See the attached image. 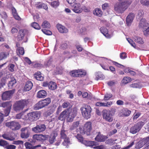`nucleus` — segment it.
I'll return each instance as SVG.
<instances>
[{
    "label": "nucleus",
    "mask_w": 149,
    "mask_h": 149,
    "mask_svg": "<svg viewBox=\"0 0 149 149\" xmlns=\"http://www.w3.org/2000/svg\"><path fill=\"white\" fill-rule=\"evenodd\" d=\"M114 5V9L116 13L122 14L127 8L131 4L132 0L118 1Z\"/></svg>",
    "instance_id": "nucleus-1"
},
{
    "label": "nucleus",
    "mask_w": 149,
    "mask_h": 149,
    "mask_svg": "<svg viewBox=\"0 0 149 149\" xmlns=\"http://www.w3.org/2000/svg\"><path fill=\"white\" fill-rule=\"evenodd\" d=\"M116 109L112 108L110 109H104L102 111L103 118L105 121L111 122L113 120V116L116 112Z\"/></svg>",
    "instance_id": "nucleus-2"
},
{
    "label": "nucleus",
    "mask_w": 149,
    "mask_h": 149,
    "mask_svg": "<svg viewBox=\"0 0 149 149\" xmlns=\"http://www.w3.org/2000/svg\"><path fill=\"white\" fill-rule=\"evenodd\" d=\"M29 100L22 99L17 101L13 104V108L14 111L19 112L29 104Z\"/></svg>",
    "instance_id": "nucleus-3"
},
{
    "label": "nucleus",
    "mask_w": 149,
    "mask_h": 149,
    "mask_svg": "<svg viewBox=\"0 0 149 149\" xmlns=\"http://www.w3.org/2000/svg\"><path fill=\"white\" fill-rule=\"evenodd\" d=\"M51 98L49 97L42 100L34 105V109L37 110L45 107L51 103Z\"/></svg>",
    "instance_id": "nucleus-4"
},
{
    "label": "nucleus",
    "mask_w": 149,
    "mask_h": 149,
    "mask_svg": "<svg viewBox=\"0 0 149 149\" xmlns=\"http://www.w3.org/2000/svg\"><path fill=\"white\" fill-rule=\"evenodd\" d=\"M79 129L81 134L89 135L92 129V123L90 121L87 122L84 125L83 129L81 127H79Z\"/></svg>",
    "instance_id": "nucleus-5"
},
{
    "label": "nucleus",
    "mask_w": 149,
    "mask_h": 149,
    "mask_svg": "<svg viewBox=\"0 0 149 149\" xmlns=\"http://www.w3.org/2000/svg\"><path fill=\"white\" fill-rule=\"evenodd\" d=\"M81 113L83 116L87 119L90 117L91 108V107L88 105H85L84 107H81L80 109Z\"/></svg>",
    "instance_id": "nucleus-6"
},
{
    "label": "nucleus",
    "mask_w": 149,
    "mask_h": 149,
    "mask_svg": "<svg viewBox=\"0 0 149 149\" xmlns=\"http://www.w3.org/2000/svg\"><path fill=\"white\" fill-rule=\"evenodd\" d=\"M40 111H33L28 113L27 117L29 120L31 121H34L38 120L40 118Z\"/></svg>",
    "instance_id": "nucleus-7"
},
{
    "label": "nucleus",
    "mask_w": 149,
    "mask_h": 149,
    "mask_svg": "<svg viewBox=\"0 0 149 149\" xmlns=\"http://www.w3.org/2000/svg\"><path fill=\"white\" fill-rule=\"evenodd\" d=\"M145 124L144 122L140 121L135 124L130 128V132L133 134H135L139 132Z\"/></svg>",
    "instance_id": "nucleus-8"
},
{
    "label": "nucleus",
    "mask_w": 149,
    "mask_h": 149,
    "mask_svg": "<svg viewBox=\"0 0 149 149\" xmlns=\"http://www.w3.org/2000/svg\"><path fill=\"white\" fill-rule=\"evenodd\" d=\"M5 125L13 130H18L20 127V125L19 123L14 121L6 122Z\"/></svg>",
    "instance_id": "nucleus-9"
},
{
    "label": "nucleus",
    "mask_w": 149,
    "mask_h": 149,
    "mask_svg": "<svg viewBox=\"0 0 149 149\" xmlns=\"http://www.w3.org/2000/svg\"><path fill=\"white\" fill-rule=\"evenodd\" d=\"M49 135H47L36 134L33 135V139L34 140L37 141H38L43 142L47 139Z\"/></svg>",
    "instance_id": "nucleus-10"
},
{
    "label": "nucleus",
    "mask_w": 149,
    "mask_h": 149,
    "mask_svg": "<svg viewBox=\"0 0 149 149\" xmlns=\"http://www.w3.org/2000/svg\"><path fill=\"white\" fill-rule=\"evenodd\" d=\"M77 113L76 110L74 109L68 113L67 117V121L68 122H72Z\"/></svg>",
    "instance_id": "nucleus-11"
},
{
    "label": "nucleus",
    "mask_w": 149,
    "mask_h": 149,
    "mask_svg": "<svg viewBox=\"0 0 149 149\" xmlns=\"http://www.w3.org/2000/svg\"><path fill=\"white\" fill-rule=\"evenodd\" d=\"M46 128L44 124L37 125L36 127L32 128V130L36 133L42 132L45 130Z\"/></svg>",
    "instance_id": "nucleus-12"
},
{
    "label": "nucleus",
    "mask_w": 149,
    "mask_h": 149,
    "mask_svg": "<svg viewBox=\"0 0 149 149\" xmlns=\"http://www.w3.org/2000/svg\"><path fill=\"white\" fill-rule=\"evenodd\" d=\"M15 89L6 91L3 93L2 98L3 100H6L9 99L12 95L14 93Z\"/></svg>",
    "instance_id": "nucleus-13"
},
{
    "label": "nucleus",
    "mask_w": 149,
    "mask_h": 149,
    "mask_svg": "<svg viewBox=\"0 0 149 149\" xmlns=\"http://www.w3.org/2000/svg\"><path fill=\"white\" fill-rule=\"evenodd\" d=\"M135 15V14L131 12L127 16L126 19V22L128 26H130Z\"/></svg>",
    "instance_id": "nucleus-14"
},
{
    "label": "nucleus",
    "mask_w": 149,
    "mask_h": 149,
    "mask_svg": "<svg viewBox=\"0 0 149 149\" xmlns=\"http://www.w3.org/2000/svg\"><path fill=\"white\" fill-rule=\"evenodd\" d=\"M22 132L21 134V137L22 138L26 139L29 136L30 132L27 127L23 128L21 129Z\"/></svg>",
    "instance_id": "nucleus-15"
},
{
    "label": "nucleus",
    "mask_w": 149,
    "mask_h": 149,
    "mask_svg": "<svg viewBox=\"0 0 149 149\" xmlns=\"http://www.w3.org/2000/svg\"><path fill=\"white\" fill-rule=\"evenodd\" d=\"M27 31V30L26 29L19 30L17 36V40L19 41L22 40L24 39L25 33Z\"/></svg>",
    "instance_id": "nucleus-16"
},
{
    "label": "nucleus",
    "mask_w": 149,
    "mask_h": 149,
    "mask_svg": "<svg viewBox=\"0 0 149 149\" xmlns=\"http://www.w3.org/2000/svg\"><path fill=\"white\" fill-rule=\"evenodd\" d=\"M72 10L75 13H79L82 11V9L79 3H75L73 6Z\"/></svg>",
    "instance_id": "nucleus-17"
},
{
    "label": "nucleus",
    "mask_w": 149,
    "mask_h": 149,
    "mask_svg": "<svg viewBox=\"0 0 149 149\" xmlns=\"http://www.w3.org/2000/svg\"><path fill=\"white\" fill-rule=\"evenodd\" d=\"M112 104V102L111 101L106 102L105 103L99 102L96 103L95 105L97 107H109Z\"/></svg>",
    "instance_id": "nucleus-18"
},
{
    "label": "nucleus",
    "mask_w": 149,
    "mask_h": 149,
    "mask_svg": "<svg viewBox=\"0 0 149 149\" xmlns=\"http://www.w3.org/2000/svg\"><path fill=\"white\" fill-rule=\"evenodd\" d=\"M56 27L59 32L61 33H67L68 32V29L61 24H57Z\"/></svg>",
    "instance_id": "nucleus-19"
},
{
    "label": "nucleus",
    "mask_w": 149,
    "mask_h": 149,
    "mask_svg": "<svg viewBox=\"0 0 149 149\" xmlns=\"http://www.w3.org/2000/svg\"><path fill=\"white\" fill-rule=\"evenodd\" d=\"M47 95V92L45 90H41L37 93V97L39 98H44Z\"/></svg>",
    "instance_id": "nucleus-20"
},
{
    "label": "nucleus",
    "mask_w": 149,
    "mask_h": 149,
    "mask_svg": "<svg viewBox=\"0 0 149 149\" xmlns=\"http://www.w3.org/2000/svg\"><path fill=\"white\" fill-rule=\"evenodd\" d=\"M17 81L14 78H12L8 84V86L9 89H13L15 87Z\"/></svg>",
    "instance_id": "nucleus-21"
},
{
    "label": "nucleus",
    "mask_w": 149,
    "mask_h": 149,
    "mask_svg": "<svg viewBox=\"0 0 149 149\" xmlns=\"http://www.w3.org/2000/svg\"><path fill=\"white\" fill-rule=\"evenodd\" d=\"M101 32L107 38H110L111 35L108 33V29L104 27H101L100 29Z\"/></svg>",
    "instance_id": "nucleus-22"
},
{
    "label": "nucleus",
    "mask_w": 149,
    "mask_h": 149,
    "mask_svg": "<svg viewBox=\"0 0 149 149\" xmlns=\"http://www.w3.org/2000/svg\"><path fill=\"white\" fill-rule=\"evenodd\" d=\"M33 86L32 82L30 81H27L26 84L24 89L25 91H29L31 90Z\"/></svg>",
    "instance_id": "nucleus-23"
},
{
    "label": "nucleus",
    "mask_w": 149,
    "mask_h": 149,
    "mask_svg": "<svg viewBox=\"0 0 149 149\" xmlns=\"http://www.w3.org/2000/svg\"><path fill=\"white\" fill-rule=\"evenodd\" d=\"M107 137L103 135L99 134L95 138V140L98 142H103L107 139Z\"/></svg>",
    "instance_id": "nucleus-24"
},
{
    "label": "nucleus",
    "mask_w": 149,
    "mask_h": 149,
    "mask_svg": "<svg viewBox=\"0 0 149 149\" xmlns=\"http://www.w3.org/2000/svg\"><path fill=\"white\" fill-rule=\"evenodd\" d=\"M36 7L38 9H40L43 8L46 10L48 9L47 5L41 2H38L35 4Z\"/></svg>",
    "instance_id": "nucleus-25"
},
{
    "label": "nucleus",
    "mask_w": 149,
    "mask_h": 149,
    "mask_svg": "<svg viewBox=\"0 0 149 149\" xmlns=\"http://www.w3.org/2000/svg\"><path fill=\"white\" fill-rule=\"evenodd\" d=\"M68 110H65L63 111L60 114L58 117V119L59 120H64L65 118L67 117L68 113Z\"/></svg>",
    "instance_id": "nucleus-26"
},
{
    "label": "nucleus",
    "mask_w": 149,
    "mask_h": 149,
    "mask_svg": "<svg viewBox=\"0 0 149 149\" xmlns=\"http://www.w3.org/2000/svg\"><path fill=\"white\" fill-rule=\"evenodd\" d=\"M149 26V24L147 23L145 19H142L141 20L139 24V27L143 28L144 29V27Z\"/></svg>",
    "instance_id": "nucleus-27"
},
{
    "label": "nucleus",
    "mask_w": 149,
    "mask_h": 149,
    "mask_svg": "<svg viewBox=\"0 0 149 149\" xmlns=\"http://www.w3.org/2000/svg\"><path fill=\"white\" fill-rule=\"evenodd\" d=\"M80 123L79 121H76L74 122L72 125L70 126L69 128L70 131H72L77 128L79 125Z\"/></svg>",
    "instance_id": "nucleus-28"
},
{
    "label": "nucleus",
    "mask_w": 149,
    "mask_h": 149,
    "mask_svg": "<svg viewBox=\"0 0 149 149\" xmlns=\"http://www.w3.org/2000/svg\"><path fill=\"white\" fill-rule=\"evenodd\" d=\"M49 89L51 90H54L57 88L56 83L54 82L51 81L49 82Z\"/></svg>",
    "instance_id": "nucleus-29"
},
{
    "label": "nucleus",
    "mask_w": 149,
    "mask_h": 149,
    "mask_svg": "<svg viewBox=\"0 0 149 149\" xmlns=\"http://www.w3.org/2000/svg\"><path fill=\"white\" fill-rule=\"evenodd\" d=\"M34 77L38 81H43L44 79V77L42 76L40 72L36 73L34 75Z\"/></svg>",
    "instance_id": "nucleus-30"
},
{
    "label": "nucleus",
    "mask_w": 149,
    "mask_h": 149,
    "mask_svg": "<svg viewBox=\"0 0 149 149\" xmlns=\"http://www.w3.org/2000/svg\"><path fill=\"white\" fill-rule=\"evenodd\" d=\"M144 145H146L145 149H148L149 147V136L146 138H143L142 140Z\"/></svg>",
    "instance_id": "nucleus-31"
},
{
    "label": "nucleus",
    "mask_w": 149,
    "mask_h": 149,
    "mask_svg": "<svg viewBox=\"0 0 149 149\" xmlns=\"http://www.w3.org/2000/svg\"><path fill=\"white\" fill-rule=\"evenodd\" d=\"M134 40L136 42L140 44H142L144 43L143 39L140 37L137 36H135L133 37Z\"/></svg>",
    "instance_id": "nucleus-32"
},
{
    "label": "nucleus",
    "mask_w": 149,
    "mask_h": 149,
    "mask_svg": "<svg viewBox=\"0 0 149 149\" xmlns=\"http://www.w3.org/2000/svg\"><path fill=\"white\" fill-rule=\"evenodd\" d=\"M93 13L95 15L100 17H101L102 14L101 9L98 8L95 9L93 11Z\"/></svg>",
    "instance_id": "nucleus-33"
},
{
    "label": "nucleus",
    "mask_w": 149,
    "mask_h": 149,
    "mask_svg": "<svg viewBox=\"0 0 149 149\" xmlns=\"http://www.w3.org/2000/svg\"><path fill=\"white\" fill-rule=\"evenodd\" d=\"M84 143L86 146H93L97 145V142L92 141H85Z\"/></svg>",
    "instance_id": "nucleus-34"
},
{
    "label": "nucleus",
    "mask_w": 149,
    "mask_h": 149,
    "mask_svg": "<svg viewBox=\"0 0 149 149\" xmlns=\"http://www.w3.org/2000/svg\"><path fill=\"white\" fill-rule=\"evenodd\" d=\"M9 53L6 52H2L0 53V61L7 58L9 56Z\"/></svg>",
    "instance_id": "nucleus-35"
},
{
    "label": "nucleus",
    "mask_w": 149,
    "mask_h": 149,
    "mask_svg": "<svg viewBox=\"0 0 149 149\" xmlns=\"http://www.w3.org/2000/svg\"><path fill=\"white\" fill-rule=\"evenodd\" d=\"M11 104L9 102H5L1 103L0 104V107H2L3 108L7 107L10 108L11 107Z\"/></svg>",
    "instance_id": "nucleus-36"
},
{
    "label": "nucleus",
    "mask_w": 149,
    "mask_h": 149,
    "mask_svg": "<svg viewBox=\"0 0 149 149\" xmlns=\"http://www.w3.org/2000/svg\"><path fill=\"white\" fill-rule=\"evenodd\" d=\"M78 70H74L71 71L69 72L70 75L72 77H78Z\"/></svg>",
    "instance_id": "nucleus-37"
},
{
    "label": "nucleus",
    "mask_w": 149,
    "mask_h": 149,
    "mask_svg": "<svg viewBox=\"0 0 149 149\" xmlns=\"http://www.w3.org/2000/svg\"><path fill=\"white\" fill-rule=\"evenodd\" d=\"M82 96L84 98H87L88 100H91L93 97L92 95L91 94H88L87 92H84L82 94Z\"/></svg>",
    "instance_id": "nucleus-38"
},
{
    "label": "nucleus",
    "mask_w": 149,
    "mask_h": 149,
    "mask_svg": "<svg viewBox=\"0 0 149 149\" xmlns=\"http://www.w3.org/2000/svg\"><path fill=\"white\" fill-rule=\"evenodd\" d=\"M78 77H83L85 76L86 73V72L82 69H79L78 71Z\"/></svg>",
    "instance_id": "nucleus-39"
},
{
    "label": "nucleus",
    "mask_w": 149,
    "mask_h": 149,
    "mask_svg": "<svg viewBox=\"0 0 149 149\" xmlns=\"http://www.w3.org/2000/svg\"><path fill=\"white\" fill-rule=\"evenodd\" d=\"M67 132V131L64 130H61L60 132L61 138V139H64L68 137L66 135Z\"/></svg>",
    "instance_id": "nucleus-40"
},
{
    "label": "nucleus",
    "mask_w": 149,
    "mask_h": 149,
    "mask_svg": "<svg viewBox=\"0 0 149 149\" xmlns=\"http://www.w3.org/2000/svg\"><path fill=\"white\" fill-rule=\"evenodd\" d=\"M131 81V78L126 77L123 78L122 80V82L123 84H125L130 82Z\"/></svg>",
    "instance_id": "nucleus-41"
},
{
    "label": "nucleus",
    "mask_w": 149,
    "mask_h": 149,
    "mask_svg": "<svg viewBox=\"0 0 149 149\" xmlns=\"http://www.w3.org/2000/svg\"><path fill=\"white\" fill-rule=\"evenodd\" d=\"M43 28L49 29L50 27L49 23L47 21H44L41 25Z\"/></svg>",
    "instance_id": "nucleus-42"
},
{
    "label": "nucleus",
    "mask_w": 149,
    "mask_h": 149,
    "mask_svg": "<svg viewBox=\"0 0 149 149\" xmlns=\"http://www.w3.org/2000/svg\"><path fill=\"white\" fill-rule=\"evenodd\" d=\"M64 141L63 142V146L67 147L70 144V141L69 138L67 137L64 138Z\"/></svg>",
    "instance_id": "nucleus-43"
},
{
    "label": "nucleus",
    "mask_w": 149,
    "mask_h": 149,
    "mask_svg": "<svg viewBox=\"0 0 149 149\" xmlns=\"http://www.w3.org/2000/svg\"><path fill=\"white\" fill-rule=\"evenodd\" d=\"M112 95L111 93H106L104 96V100L107 101L109 100L111 97Z\"/></svg>",
    "instance_id": "nucleus-44"
},
{
    "label": "nucleus",
    "mask_w": 149,
    "mask_h": 149,
    "mask_svg": "<svg viewBox=\"0 0 149 149\" xmlns=\"http://www.w3.org/2000/svg\"><path fill=\"white\" fill-rule=\"evenodd\" d=\"M59 5V2L58 1H54L51 3V5L53 7L56 8Z\"/></svg>",
    "instance_id": "nucleus-45"
},
{
    "label": "nucleus",
    "mask_w": 149,
    "mask_h": 149,
    "mask_svg": "<svg viewBox=\"0 0 149 149\" xmlns=\"http://www.w3.org/2000/svg\"><path fill=\"white\" fill-rule=\"evenodd\" d=\"M63 54L65 55L66 57L68 59L72 58L73 56L71 55L70 52L68 51H65L63 53Z\"/></svg>",
    "instance_id": "nucleus-46"
},
{
    "label": "nucleus",
    "mask_w": 149,
    "mask_h": 149,
    "mask_svg": "<svg viewBox=\"0 0 149 149\" xmlns=\"http://www.w3.org/2000/svg\"><path fill=\"white\" fill-rule=\"evenodd\" d=\"M31 26L35 29L37 30H40V27L38 24L35 22H33L31 24Z\"/></svg>",
    "instance_id": "nucleus-47"
},
{
    "label": "nucleus",
    "mask_w": 149,
    "mask_h": 149,
    "mask_svg": "<svg viewBox=\"0 0 149 149\" xmlns=\"http://www.w3.org/2000/svg\"><path fill=\"white\" fill-rule=\"evenodd\" d=\"M17 53L19 54L23 55L24 53V49L23 47H19L17 50Z\"/></svg>",
    "instance_id": "nucleus-48"
},
{
    "label": "nucleus",
    "mask_w": 149,
    "mask_h": 149,
    "mask_svg": "<svg viewBox=\"0 0 149 149\" xmlns=\"http://www.w3.org/2000/svg\"><path fill=\"white\" fill-rule=\"evenodd\" d=\"M26 148L27 149H34L33 146L29 142H26L24 143Z\"/></svg>",
    "instance_id": "nucleus-49"
},
{
    "label": "nucleus",
    "mask_w": 149,
    "mask_h": 149,
    "mask_svg": "<svg viewBox=\"0 0 149 149\" xmlns=\"http://www.w3.org/2000/svg\"><path fill=\"white\" fill-rule=\"evenodd\" d=\"M144 145L142 141H139L136 144V148L139 149L142 147Z\"/></svg>",
    "instance_id": "nucleus-50"
},
{
    "label": "nucleus",
    "mask_w": 149,
    "mask_h": 149,
    "mask_svg": "<svg viewBox=\"0 0 149 149\" xmlns=\"http://www.w3.org/2000/svg\"><path fill=\"white\" fill-rule=\"evenodd\" d=\"M42 31L45 34L47 35H50L52 34V32L49 30H46L45 29H42Z\"/></svg>",
    "instance_id": "nucleus-51"
},
{
    "label": "nucleus",
    "mask_w": 149,
    "mask_h": 149,
    "mask_svg": "<svg viewBox=\"0 0 149 149\" xmlns=\"http://www.w3.org/2000/svg\"><path fill=\"white\" fill-rule=\"evenodd\" d=\"M6 82V79L5 78L1 79L0 82V88L3 87L5 84Z\"/></svg>",
    "instance_id": "nucleus-52"
},
{
    "label": "nucleus",
    "mask_w": 149,
    "mask_h": 149,
    "mask_svg": "<svg viewBox=\"0 0 149 149\" xmlns=\"http://www.w3.org/2000/svg\"><path fill=\"white\" fill-rule=\"evenodd\" d=\"M56 137V136L54 135L52 136H51L49 137V141L50 144H52L54 142Z\"/></svg>",
    "instance_id": "nucleus-53"
},
{
    "label": "nucleus",
    "mask_w": 149,
    "mask_h": 149,
    "mask_svg": "<svg viewBox=\"0 0 149 149\" xmlns=\"http://www.w3.org/2000/svg\"><path fill=\"white\" fill-rule=\"evenodd\" d=\"M131 113V111L128 110H125L123 112V114L125 116H129Z\"/></svg>",
    "instance_id": "nucleus-54"
},
{
    "label": "nucleus",
    "mask_w": 149,
    "mask_h": 149,
    "mask_svg": "<svg viewBox=\"0 0 149 149\" xmlns=\"http://www.w3.org/2000/svg\"><path fill=\"white\" fill-rule=\"evenodd\" d=\"M2 137L3 138L6 140H9L10 141H12L13 140V139L11 138L8 134H4L2 135Z\"/></svg>",
    "instance_id": "nucleus-55"
},
{
    "label": "nucleus",
    "mask_w": 149,
    "mask_h": 149,
    "mask_svg": "<svg viewBox=\"0 0 149 149\" xmlns=\"http://www.w3.org/2000/svg\"><path fill=\"white\" fill-rule=\"evenodd\" d=\"M127 40L131 46L134 47H135L136 45L134 42L131 39L128 38H127Z\"/></svg>",
    "instance_id": "nucleus-56"
},
{
    "label": "nucleus",
    "mask_w": 149,
    "mask_h": 149,
    "mask_svg": "<svg viewBox=\"0 0 149 149\" xmlns=\"http://www.w3.org/2000/svg\"><path fill=\"white\" fill-rule=\"evenodd\" d=\"M75 137L80 142H82L83 141V138L81 134H78L77 136H75Z\"/></svg>",
    "instance_id": "nucleus-57"
},
{
    "label": "nucleus",
    "mask_w": 149,
    "mask_h": 149,
    "mask_svg": "<svg viewBox=\"0 0 149 149\" xmlns=\"http://www.w3.org/2000/svg\"><path fill=\"white\" fill-rule=\"evenodd\" d=\"M144 15V13L142 10H139L138 11L137 17L139 18H142Z\"/></svg>",
    "instance_id": "nucleus-58"
},
{
    "label": "nucleus",
    "mask_w": 149,
    "mask_h": 149,
    "mask_svg": "<svg viewBox=\"0 0 149 149\" xmlns=\"http://www.w3.org/2000/svg\"><path fill=\"white\" fill-rule=\"evenodd\" d=\"M8 143L6 141L1 140H0V146L4 147L7 145Z\"/></svg>",
    "instance_id": "nucleus-59"
},
{
    "label": "nucleus",
    "mask_w": 149,
    "mask_h": 149,
    "mask_svg": "<svg viewBox=\"0 0 149 149\" xmlns=\"http://www.w3.org/2000/svg\"><path fill=\"white\" fill-rule=\"evenodd\" d=\"M14 67L15 65L14 64H10L8 66L9 70L11 72H13L14 71Z\"/></svg>",
    "instance_id": "nucleus-60"
},
{
    "label": "nucleus",
    "mask_w": 149,
    "mask_h": 149,
    "mask_svg": "<svg viewBox=\"0 0 149 149\" xmlns=\"http://www.w3.org/2000/svg\"><path fill=\"white\" fill-rule=\"evenodd\" d=\"M18 32V29L15 27H13L10 31V32L12 34H16Z\"/></svg>",
    "instance_id": "nucleus-61"
},
{
    "label": "nucleus",
    "mask_w": 149,
    "mask_h": 149,
    "mask_svg": "<svg viewBox=\"0 0 149 149\" xmlns=\"http://www.w3.org/2000/svg\"><path fill=\"white\" fill-rule=\"evenodd\" d=\"M109 7V5L108 3H105L102 5V8L103 10H107Z\"/></svg>",
    "instance_id": "nucleus-62"
},
{
    "label": "nucleus",
    "mask_w": 149,
    "mask_h": 149,
    "mask_svg": "<svg viewBox=\"0 0 149 149\" xmlns=\"http://www.w3.org/2000/svg\"><path fill=\"white\" fill-rule=\"evenodd\" d=\"M139 85L137 83H134L130 85V87L131 88H139Z\"/></svg>",
    "instance_id": "nucleus-63"
},
{
    "label": "nucleus",
    "mask_w": 149,
    "mask_h": 149,
    "mask_svg": "<svg viewBox=\"0 0 149 149\" xmlns=\"http://www.w3.org/2000/svg\"><path fill=\"white\" fill-rule=\"evenodd\" d=\"M144 34L145 36H147L149 35V26H148V28L146 29L145 30L144 29V30H143Z\"/></svg>",
    "instance_id": "nucleus-64"
}]
</instances>
